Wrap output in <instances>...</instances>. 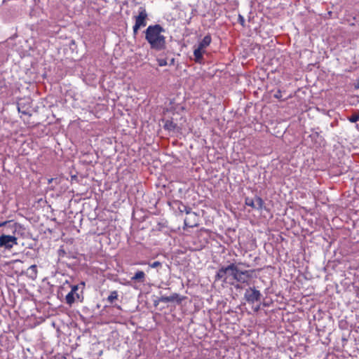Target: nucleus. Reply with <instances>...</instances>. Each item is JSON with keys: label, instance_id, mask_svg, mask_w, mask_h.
<instances>
[{"label": "nucleus", "instance_id": "obj_26", "mask_svg": "<svg viewBox=\"0 0 359 359\" xmlns=\"http://www.w3.org/2000/svg\"><path fill=\"white\" fill-rule=\"evenodd\" d=\"M10 222L11 221L0 222V227L4 226L6 228L8 225H9Z\"/></svg>", "mask_w": 359, "mask_h": 359}, {"label": "nucleus", "instance_id": "obj_16", "mask_svg": "<svg viewBox=\"0 0 359 359\" xmlns=\"http://www.w3.org/2000/svg\"><path fill=\"white\" fill-rule=\"evenodd\" d=\"M28 272L30 273V277L34 278L36 277V274H37V269H36V265H32L30 266L28 269H27Z\"/></svg>", "mask_w": 359, "mask_h": 359}, {"label": "nucleus", "instance_id": "obj_13", "mask_svg": "<svg viewBox=\"0 0 359 359\" xmlns=\"http://www.w3.org/2000/svg\"><path fill=\"white\" fill-rule=\"evenodd\" d=\"M18 110L20 113L24 114V115H28L31 116V114L27 108H26L25 106H22V103L18 104Z\"/></svg>", "mask_w": 359, "mask_h": 359}, {"label": "nucleus", "instance_id": "obj_14", "mask_svg": "<svg viewBox=\"0 0 359 359\" xmlns=\"http://www.w3.org/2000/svg\"><path fill=\"white\" fill-rule=\"evenodd\" d=\"M184 210V212H185L187 215H190L194 219H197V215L196 212L191 211V208L185 205L184 207H182Z\"/></svg>", "mask_w": 359, "mask_h": 359}, {"label": "nucleus", "instance_id": "obj_2", "mask_svg": "<svg viewBox=\"0 0 359 359\" xmlns=\"http://www.w3.org/2000/svg\"><path fill=\"white\" fill-rule=\"evenodd\" d=\"M4 231L11 234L3 233L0 236V249L11 250L18 245V236H22L25 228L19 223L11 222Z\"/></svg>", "mask_w": 359, "mask_h": 359}, {"label": "nucleus", "instance_id": "obj_9", "mask_svg": "<svg viewBox=\"0 0 359 359\" xmlns=\"http://www.w3.org/2000/svg\"><path fill=\"white\" fill-rule=\"evenodd\" d=\"M211 36L210 35H206L204 38L199 42L198 47L199 48L205 49L208 47L211 43Z\"/></svg>", "mask_w": 359, "mask_h": 359}, {"label": "nucleus", "instance_id": "obj_1", "mask_svg": "<svg viewBox=\"0 0 359 359\" xmlns=\"http://www.w3.org/2000/svg\"><path fill=\"white\" fill-rule=\"evenodd\" d=\"M238 264H231L226 266L221 267L215 275V280L223 279L224 282L234 281L240 283L249 284L252 277V270H241Z\"/></svg>", "mask_w": 359, "mask_h": 359}, {"label": "nucleus", "instance_id": "obj_12", "mask_svg": "<svg viewBox=\"0 0 359 359\" xmlns=\"http://www.w3.org/2000/svg\"><path fill=\"white\" fill-rule=\"evenodd\" d=\"M264 202L262 198L256 196L255 198V209L262 210L264 208Z\"/></svg>", "mask_w": 359, "mask_h": 359}, {"label": "nucleus", "instance_id": "obj_27", "mask_svg": "<svg viewBox=\"0 0 359 359\" xmlns=\"http://www.w3.org/2000/svg\"><path fill=\"white\" fill-rule=\"evenodd\" d=\"M175 126L172 124V122H167L165 123V128L168 129H171V128H174Z\"/></svg>", "mask_w": 359, "mask_h": 359}, {"label": "nucleus", "instance_id": "obj_11", "mask_svg": "<svg viewBox=\"0 0 359 359\" xmlns=\"http://www.w3.org/2000/svg\"><path fill=\"white\" fill-rule=\"evenodd\" d=\"M76 298V294L70 291L65 297V302L69 306H72Z\"/></svg>", "mask_w": 359, "mask_h": 359}, {"label": "nucleus", "instance_id": "obj_25", "mask_svg": "<svg viewBox=\"0 0 359 359\" xmlns=\"http://www.w3.org/2000/svg\"><path fill=\"white\" fill-rule=\"evenodd\" d=\"M274 97L277 99H280L281 97H282V95H281V91L280 90H278L275 94H274Z\"/></svg>", "mask_w": 359, "mask_h": 359}, {"label": "nucleus", "instance_id": "obj_15", "mask_svg": "<svg viewBox=\"0 0 359 359\" xmlns=\"http://www.w3.org/2000/svg\"><path fill=\"white\" fill-rule=\"evenodd\" d=\"M118 299V292L116 290H114L110 292V294L107 297V301L109 303H113L114 300Z\"/></svg>", "mask_w": 359, "mask_h": 359}, {"label": "nucleus", "instance_id": "obj_21", "mask_svg": "<svg viewBox=\"0 0 359 359\" xmlns=\"http://www.w3.org/2000/svg\"><path fill=\"white\" fill-rule=\"evenodd\" d=\"M158 65L160 67H164L168 65V62L165 59H158Z\"/></svg>", "mask_w": 359, "mask_h": 359}, {"label": "nucleus", "instance_id": "obj_4", "mask_svg": "<svg viewBox=\"0 0 359 359\" xmlns=\"http://www.w3.org/2000/svg\"><path fill=\"white\" fill-rule=\"evenodd\" d=\"M148 13L144 6H140L137 15H134L135 24L133 27V34L136 35L141 27L147 25Z\"/></svg>", "mask_w": 359, "mask_h": 359}, {"label": "nucleus", "instance_id": "obj_17", "mask_svg": "<svg viewBox=\"0 0 359 359\" xmlns=\"http://www.w3.org/2000/svg\"><path fill=\"white\" fill-rule=\"evenodd\" d=\"M78 290H79V285H71V292L76 294V299H80V295L79 293L76 292L78 291Z\"/></svg>", "mask_w": 359, "mask_h": 359}, {"label": "nucleus", "instance_id": "obj_22", "mask_svg": "<svg viewBox=\"0 0 359 359\" xmlns=\"http://www.w3.org/2000/svg\"><path fill=\"white\" fill-rule=\"evenodd\" d=\"M149 266L151 268H157L161 266V263L158 261H156L153 263H149Z\"/></svg>", "mask_w": 359, "mask_h": 359}, {"label": "nucleus", "instance_id": "obj_28", "mask_svg": "<svg viewBox=\"0 0 359 359\" xmlns=\"http://www.w3.org/2000/svg\"><path fill=\"white\" fill-rule=\"evenodd\" d=\"M175 63V59L174 58H172L170 60V62L168 63L169 65H173Z\"/></svg>", "mask_w": 359, "mask_h": 359}, {"label": "nucleus", "instance_id": "obj_5", "mask_svg": "<svg viewBox=\"0 0 359 359\" xmlns=\"http://www.w3.org/2000/svg\"><path fill=\"white\" fill-rule=\"evenodd\" d=\"M261 292L255 287H249L245 290L244 297L249 304H254L261 299Z\"/></svg>", "mask_w": 359, "mask_h": 359}, {"label": "nucleus", "instance_id": "obj_29", "mask_svg": "<svg viewBox=\"0 0 359 359\" xmlns=\"http://www.w3.org/2000/svg\"><path fill=\"white\" fill-rule=\"evenodd\" d=\"M53 180H54L53 178L48 179V184L52 183V182H53Z\"/></svg>", "mask_w": 359, "mask_h": 359}, {"label": "nucleus", "instance_id": "obj_18", "mask_svg": "<svg viewBox=\"0 0 359 359\" xmlns=\"http://www.w3.org/2000/svg\"><path fill=\"white\" fill-rule=\"evenodd\" d=\"M348 121L351 123H355L359 121V113L353 114L348 118Z\"/></svg>", "mask_w": 359, "mask_h": 359}, {"label": "nucleus", "instance_id": "obj_31", "mask_svg": "<svg viewBox=\"0 0 359 359\" xmlns=\"http://www.w3.org/2000/svg\"><path fill=\"white\" fill-rule=\"evenodd\" d=\"M80 284H81L82 286H83V287L85 286V283H84V282H81Z\"/></svg>", "mask_w": 359, "mask_h": 359}, {"label": "nucleus", "instance_id": "obj_24", "mask_svg": "<svg viewBox=\"0 0 359 359\" xmlns=\"http://www.w3.org/2000/svg\"><path fill=\"white\" fill-rule=\"evenodd\" d=\"M238 22L241 23L242 26H244L245 19L241 15H238Z\"/></svg>", "mask_w": 359, "mask_h": 359}, {"label": "nucleus", "instance_id": "obj_32", "mask_svg": "<svg viewBox=\"0 0 359 359\" xmlns=\"http://www.w3.org/2000/svg\"><path fill=\"white\" fill-rule=\"evenodd\" d=\"M78 359H82V358H78Z\"/></svg>", "mask_w": 359, "mask_h": 359}, {"label": "nucleus", "instance_id": "obj_30", "mask_svg": "<svg viewBox=\"0 0 359 359\" xmlns=\"http://www.w3.org/2000/svg\"><path fill=\"white\" fill-rule=\"evenodd\" d=\"M259 309V306H258L255 307L254 310H255V311H258Z\"/></svg>", "mask_w": 359, "mask_h": 359}, {"label": "nucleus", "instance_id": "obj_10", "mask_svg": "<svg viewBox=\"0 0 359 359\" xmlns=\"http://www.w3.org/2000/svg\"><path fill=\"white\" fill-rule=\"evenodd\" d=\"M184 223L186 227H194L197 226L196 219H194L190 215H187L184 220Z\"/></svg>", "mask_w": 359, "mask_h": 359}, {"label": "nucleus", "instance_id": "obj_7", "mask_svg": "<svg viewBox=\"0 0 359 359\" xmlns=\"http://www.w3.org/2000/svg\"><path fill=\"white\" fill-rule=\"evenodd\" d=\"M146 275L142 271H137L131 278V281L144 283L145 281Z\"/></svg>", "mask_w": 359, "mask_h": 359}, {"label": "nucleus", "instance_id": "obj_23", "mask_svg": "<svg viewBox=\"0 0 359 359\" xmlns=\"http://www.w3.org/2000/svg\"><path fill=\"white\" fill-rule=\"evenodd\" d=\"M226 283H229L231 285H233L236 289H241V288H243V287H242V285H241L240 283H237V284H235L236 282H234V281H228V280H227Z\"/></svg>", "mask_w": 359, "mask_h": 359}, {"label": "nucleus", "instance_id": "obj_19", "mask_svg": "<svg viewBox=\"0 0 359 359\" xmlns=\"http://www.w3.org/2000/svg\"><path fill=\"white\" fill-rule=\"evenodd\" d=\"M245 205L252 208H255V198H245Z\"/></svg>", "mask_w": 359, "mask_h": 359}, {"label": "nucleus", "instance_id": "obj_20", "mask_svg": "<svg viewBox=\"0 0 359 359\" xmlns=\"http://www.w3.org/2000/svg\"><path fill=\"white\" fill-rule=\"evenodd\" d=\"M175 205L177 206L178 210L182 213L184 212V210H183V208L182 207H184L185 205L184 203H182V202L180 201H175Z\"/></svg>", "mask_w": 359, "mask_h": 359}, {"label": "nucleus", "instance_id": "obj_8", "mask_svg": "<svg viewBox=\"0 0 359 359\" xmlns=\"http://www.w3.org/2000/svg\"><path fill=\"white\" fill-rule=\"evenodd\" d=\"M204 53V50L202 48H199V47H196L194 50V60L197 63H201L203 60V55Z\"/></svg>", "mask_w": 359, "mask_h": 359}, {"label": "nucleus", "instance_id": "obj_6", "mask_svg": "<svg viewBox=\"0 0 359 359\" xmlns=\"http://www.w3.org/2000/svg\"><path fill=\"white\" fill-rule=\"evenodd\" d=\"M184 298V297H182L177 293H173L170 296H161L159 298L158 302L163 303L175 302L177 304H181Z\"/></svg>", "mask_w": 359, "mask_h": 359}, {"label": "nucleus", "instance_id": "obj_3", "mask_svg": "<svg viewBox=\"0 0 359 359\" xmlns=\"http://www.w3.org/2000/svg\"><path fill=\"white\" fill-rule=\"evenodd\" d=\"M163 32H165V29L158 24L149 25L146 29L145 39L151 49L161 51L165 48V36L162 34Z\"/></svg>", "mask_w": 359, "mask_h": 359}]
</instances>
